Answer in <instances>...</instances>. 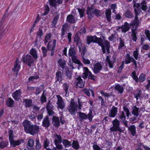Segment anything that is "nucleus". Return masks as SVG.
Returning <instances> with one entry per match:
<instances>
[{
  "instance_id": "56",
  "label": "nucleus",
  "mask_w": 150,
  "mask_h": 150,
  "mask_svg": "<svg viewBox=\"0 0 150 150\" xmlns=\"http://www.w3.org/2000/svg\"><path fill=\"white\" fill-rule=\"evenodd\" d=\"M120 118L122 121H125L126 119V116L123 111H122L120 115Z\"/></svg>"
},
{
  "instance_id": "7",
  "label": "nucleus",
  "mask_w": 150,
  "mask_h": 150,
  "mask_svg": "<svg viewBox=\"0 0 150 150\" xmlns=\"http://www.w3.org/2000/svg\"><path fill=\"white\" fill-rule=\"evenodd\" d=\"M83 69L84 72L83 73V75L82 76L83 78L85 79H86L87 78L88 75V79L95 81L96 79V76L92 74L89 71L88 68L86 67H84Z\"/></svg>"
},
{
  "instance_id": "15",
  "label": "nucleus",
  "mask_w": 150,
  "mask_h": 150,
  "mask_svg": "<svg viewBox=\"0 0 150 150\" xmlns=\"http://www.w3.org/2000/svg\"><path fill=\"white\" fill-rule=\"evenodd\" d=\"M34 144V141L32 139H30L28 142V145L27 146L28 150H35L33 147Z\"/></svg>"
},
{
  "instance_id": "16",
  "label": "nucleus",
  "mask_w": 150,
  "mask_h": 150,
  "mask_svg": "<svg viewBox=\"0 0 150 150\" xmlns=\"http://www.w3.org/2000/svg\"><path fill=\"white\" fill-rule=\"evenodd\" d=\"M76 79L78 81L77 82V86L81 88H83L84 86L85 81H83L80 76H79Z\"/></svg>"
},
{
  "instance_id": "39",
  "label": "nucleus",
  "mask_w": 150,
  "mask_h": 150,
  "mask_svg": "<svg viewBox=\"0 0 150 150\" xmlns=\"http://www.w3.org/2000/svg\"><path fill=\"white\" fill-rule=\"evenodd\" d=\"M79 114L80 118L81 119H86L87 118V115L85 113L79 112Z\"/></svg>"
},
{
  "instance_id": "17",
  "label": "nucleus",
  "mask_w": 150,
  "mask_h": 150,
  "mask_svg": "<svg viewBox=\"0 0 150 150\" xmlns=\"http://www.w3.org/2000/svg\"><path fill=\"white\" fill-rule=\"evenodd\" d=\"M42 125L46 128H48L50 126V122L48 116H46L44 118L42 121Z\"/></svg>"
},
{
  "instance_id": "48",
  "label": "nucleus",
  "mask_w": 150,
  "mask_h": 150,
  "mask_svg": "<svg viewBox=\"0 0 150 150\" xmlns=\"http://www.w3.org/2000/svg\"><path fill=\"white\" fill-rule=\"evenodd\" d=\"M125 45L124 41L121 39H120L119 42V45L118 47V49L122 48Z\"/></svg>"
},
{
  "instance_id": "1",
  "label": "nucleus",
  "mask_w": 150,
  "mask_h": 150,
  "mask_svg": "<svg viewBox=\"0 0 150 150\" xmlns=\"http://www.w3.org/2000/svg\"><path fill=\"white\" fill-rule=\"evenodd\" d=\"M92 42L97 43L101 47L103 53H105L106 52L105 50L108 53L110 52L109 49L110 44L108 41L105 40L103 43V41L101 38H97L95 35L93 36H87V44L89 45Z\"/></svg>"
},
{
  "instance_id": "13",
  "label": "nucleus",
  "mask_w": 150,
  "mask_h": 150,
  "mask_svg": "<svg viewBox=\"0 0 150 150\" xmlns=\"http://www.w3.org/2000/svg\"><path fill=\"white\" fill-rule=\"evenodd\" d=\"M10 144L11 146L15 147L16 146L20 145L21 143H23L24 142V140L22 139H19L17 141H14L13 139L10 141Z\"/></svg>"
},
{
  "instance_id": "3",
  "label": "nucleus",
  "mask_w": 150,
  "mask_h": 150,
  "mask_svg": "<svg viewBox=\"0 0 150 150\" xmlns=\"http://www.w3.org/2000/svg\"><path fill=\"white\" fill-rule=\"evenodd\" d=\"M76 54V53L74 47L73 46H71L69 50L68 55L69 57H71L73 62L79 65H81L82 64L77 59Z\"/></svg>"
},
{
  "instance_id": "57",
  "label": "nucleus",
  "mask_w": 150,
  "mask_h": 150,
  "mask_svg": "<svg viewBox=\"0 0 150 150\" xmlns=\"http://www.w3.org/2000/svg\"><path fill=\"white\" fill-rule=\"evenodd\" d=\"M131 61V58L130 57H128L126 58L125 59V61L124 62L123 65L124 64V63L125 64H127L130 63Z\"/></svg>"
},
{
  "instance_id": "30",
  "label": "nucleus",
  "mask_w": 150,
  "mask_h": 150,
  "mask_svg": "<svg viewBox=\"0 0 150 150\" xmlns=\"http://www.w3.org/2000/svg\"><path fill=\"white\" fill-rule=\"evenodd\" d=\"M51 38V35L50 33L46 35L44 40V43L45 45L50 40Z\"/></svg>"
},
{
  "instance_id": "10",
  "label": "nucleus",
  "mask_w": 150,
  "mask_h": 150,
  "mask_svg": "<svg viewBox=\"0 0 150 150\" xmlns=\"http://www.w3.org/2000/svg\"><path fill=\"white\" fill-rule=\"evenodd\" d=\"M22 60L23 62L25 63L28 66H30L33 62V60L32 57L29 55L23 57Z\"/></svg>"
},
{
  "instance_id": "36",
  "label": "nucleus",
  "mask_w": 150,
  "mask_h": 150,
  "mask_svg": "<svg viewBox=\"0 0 150 150\" xmlns=\"http://www.w3.org/2000/svg\"><path fill=\"white\" fill-rule=\"evenodd\" d=\"M36 142V146H35V149L37 150H38L40 149L41 147L42 146L40 142L39 141V140L38 139H36L35 140Z\"/></svg>"
},
{
  "instance_id": "37",
  "label": "nucleus",
  "mask_w": 150,
  "mask_h": 150,
  "mask_svg": "<svg viewBox=\"0 0 150 150\" xmlns=\"http://www.w3.org/2000/svg\"><path fill=\"white\" fill-rule=\"evenodd\" d=\"M132 40L134 42H136L137 39L136 33L134 30L132 31V33L131 35Z\"/></svg>"
},
{
  "instance_id": "45",
  "label": "nucleus",
  "mask_w": 150,
  "mask_h": 150,
  "mask_svg": "<svg viewBox=\"0 0 150 150\" xmlns=\"http://www.w3.org/2000/svg\"><path fill=\"white\" fill-rule=\"evenodd\" d=\"M94 67L93 71L95 73L98 72L102 69L101 66H94Z\"/></svg>"
},
{
  "instance_id": "41",
  "label": "nucleus",
  "mask_w": 150,
  "mask_h": 150,
  "mask_svg": "<svg viewBox=\"0 0 150 150\" xmlns=\"http://www.w3.org/2000/svg\"><path fill=\"white\" fill-rule=\"evenodd\" d=\"M72 147L76 149H78L79 148V146L78 142L74 141L72 143Z\"/></svg>"
},
{
  "instance_id": "12",
  "label": "nucleus",
  "mask_w": 150,
  "mask_h": 150,
  "mask_svg": "<svg viewBox=\"0 0 150 150\" xmlns=\"http://www.w3.org/2000/svg\"><path fill=\"white\" fill-rule=\"evenodd\" d=\"M117 108L113 106L109 112V116L112 117H115L117 115Z\"/></svg>"
},
{
  "instance_id": "35",
  "label": "nucleus",
  "mask_w": 150,
  "mask_h": 150,
  "mask_svg": "<svg viewBox=\"0 0 150 150\" xmlns=\"http://www.w3.org/2000/svg\"><path fill=\"white\" fill-rule=\"evenodd\" d=\"M125 15L126 16L129 18H132L134 16L132 12L128 10H127L125 13Z\"/></svg>"
},
{
  "instance_id": "51",
  "label": "nucleus",
  "mask_w": 150,
  "mask_h": 150,
  "mask_svg": "<svg viewBox=\"0 0 150 150\" xmlns=\"http://www.w3.org/2000/svg\"><path fill=\"white\" fill-rule=\"evenodd\" d=\"M39 78V76H38L36 75L35 76H30L28 79V80L29 81H33L35 79H37Z\"/></svg>"
},
{
  "instance_id": "40",
  "label": "nucleus",
  "mask_w": 150,
  "mask_h": 150,
  "mask_svg": "<svg viewBox=\"0 0 150 150\" xmlns=\"http://www.w3.org/2000/svg\"><path fill=\"white\" fill-rule=\"evenodd\" d=\"M49 144L50 142L49 140L47 139H45L44 141L43 144V147L45 149L47 148V147L49 146Z\"/></svg>"
},
{
  "instance_id": "8",
  "label": "nucleus",
  "mask_w": 150,
  "mask_h": 150,
  "mask_svg": "<svg viewBox=\"0 0 150 150\" xmlns=\"http://www.w3.org/2000/svg\"><path fill=\"white\" fill-rule=\"evenodd\" d=\"M130 25H129V23L127 22H125L124 25L117 27L116 30L119 32L125 33L130 29Z\"/></svg>"
},
{
  "instance_id": "32",
  "label": "nucleus",
  "mask_w": 150,
  "mask_h": 150,
  "mask_svg": "<svg viewBox=\"0 0 150 150\" xmlns=\"http://www.w3.org/2000/svg\"><path fill=\"white\" fill-rule=\"evenodd\" d=\"M49 5L51 6L56 8L57 6L56 0H48Z\"/></svg>"
},
{
  "instance_id": "25",
  "label": "nucleus",
  "mask_w": 150,
  "mask_h": 150,
  "mask_svg": "<svg viewBox=\"0 0 150 150\" xmlns=\"http://www.w3.org/2000/svg\"><path fill=\"white\" fill-rule=\"evenodd\" d=\"M14 103V101L13 100L10 98H9L6 101V103L8 106L13 107V106Z\"/></svg>"
},
{
  "instance_id": "6",
  "label": "nucleus",
  "mask_w": 150,
  "mask_h": 150,
  "mask_svg": "<svg viewBox=\"0 0 150 150\" xmlns=\"http://www.w3.org/2000/svg\"><path fill=\"white\" fill-rule=\"evenodd\" d=\"M77 104L74 102L73 99H71L70 103L69 106L68 110L70 113L74 115H75L76 109L77 106Z\"/></svg>"
},
{
  "instance_id": "52",
  "label": "nucleus",
  "mask_w": 150,
  "mask_h": 150,
  "mask_svg": "<svg viewBox=\"0 0 150 150\" xmlns=\"http://www.w3.org/2000/svg\"><path fill=\"white\" fill-rule=\"evenodd\" d=\"M144 33L148 40L150 42V33L149 30H145Z\"/></svg>"
},
{
  "instance_id": "31",
  "label": "nucleus",
  "mask_w": 150,
  "mask_h": 150,
  "mask_svg": "<svg viewBox=\"0 0 150 150\" xmlns=\"http://www.w3.org/2000/svg\"><path fill=\"white\" fill-rule=\"evenodd\" d=\"M62 142L65 148L68 147L71 145V142L66 139L63 140Z\"/></svg>"
},
{
  "instance_id": "43",
  "label": "nucleus",
  "mask_w": 150,
  "mask_h": 150,
  "mask_svg": "<svg viewBox=\"0 0 150 150\" xmlns=\"http://www.w3.org/2000/svg\"><path fill=\"white\" fill-rule=\"evenodd\" d=\"M58 63L60 66H64L66 64V61L64 59H60L58 61Z\"/></svg>"
},
{
  "instance_id": "26",
  "label": "nucleus",
  "mask_w": 150,
  "mask_h": 150,
  "mask_svg": "<svg viewBox=\"0 0 150 150\" xmlns=\"http://www.w3.org/2000/svg\"><path fill=\"white\" fill-rule=\"evenodd\" d=\"M30 53L35 59H37L38 56L37 53V51L34 49L32 48L31 49Z\"/></svg>"
},
{
  "instance_id": "60",
  "label": "nucleus",
  "mask_w": 150,
  "mask_h": 150,
  "mask_svg": "<svg viewBox=\"0 0 150 150\" xmlns=\"http://www.w3.org/2000/svg\"><path fill=\"white\" fill-rule=\"evenodd\" d=\"M45 90L43 91L41 97L40 99L42 103H44L46 101V97L44 96V93Z\"/></svg>"
},
{
  "instance_id": "61",
  "label": "nucleus",
  "mask_w": 150,
  "mask_h": 150,
  "mask_svg": "<svg viewBox=\"0 0 150 150\" xmlns=\"http://www.w3.org/2000/svg\"><path fill=\"white\" fill-rule=\"evenodd\" d=\"M77 9L80 15V17H83L84 16V10L80 8H78Z\"/></svg>"
},
{
  "instance_id": "9",
  "label": "nucleus",
  "mask_w": 150,
  "mask_h": 150,
  "mask_svg": "<svg viewBox=\"0 0 150 150\" xmlns=\"http://www.w3.org/2000/svg\"><path fill=\"white\" fill-rule=\"evenodd\" d=\"M56 97L57 98V107L58 108H60L63 110L65 107L64 102L62 98L59 95H57Z\"/></svg>"
},
{
  "instance_id": "34",
  "label": "nucleus",
  "mask_w": 150,
  "mask_h": 150,
  "mask_svg": "<svg viewBox=\"0 0 150 150\" xmlns=\"http://www.w3.org/2000/svg\"><path fill=\"white\" fill-rule=\"evenodd\" d=\"M43 33L42 28H39L37 32V38H41L43 36Z\"/></svg>"
},
{
  "instance_id": "54",
  "label": "nucleus",
  "mask_w": 150,
  "mask_h": 150,
  "mask_svg": "<svg viewBox=\"0 0 150 150\" xmlns=\"http://www.w3.org/2000/svg\"><path fill=\"white\" fill-rule=\"evenodd\" d=\"M116 39L115 34H112L111 35L109 38L108 39L109 40L112 42H114Z\"/></svg>"
},
{
  "instance_id": "23",
  "label": "nucleus",
  "mask_w": 150,
  "mask_h": 150,
  "mask_svg": "<svg viewBox=\"0 0 150 150\" xmlns=\"http://www.w3.org/2000/svg\"><path fill=\"white\" fill-rule=\"evenodd\" d=\"M83 92L84 93L88 96H90V92L91 93L92 95L93 96H94V93L93 91L91 89H84L83 90Z\"/></svg>"
},
{
  "instance_id": "21",
  "label": "nucleus",
  "mask_w": 150,
  "mask_h": 150,
  "mask_svg": "<svg viewBox=\"0 0 150 150\" xmlns=\"http://www.w3.org/2000/svg\"><path fill=\"white\" fill-rule=\"evenodd\" d=\"M139 108L137 107L136 106H134L133 107L132 114L134 116L138 117L139 114Z\"/></svg>"
},
{
  "instance_id": "33",
  "label": "nucleus",
  "mask_w": 150,
  "mask_h": 150,
  "mask_svg": "<svg viewBox=\"0 0 150 150\" xmlns=\"http://www.w3.org/2000/svg\"><path fill=\"white\" fill-rule=\"evenodd\" d=\"M23 101L25 103V105L26 107L29 108L32 105V101L31 100L24 99Z\"/></svg>"
},
{
  "instance_id": "28",
  "label": "nucleus",
  "mask_w": 150,
  "mask_h": 150,
  "mask_svg": "<svg viewBox=\"0 0 150 150\" xmlns=\"http://www.w3.org/2000/svg\"><path fill=\"white\" fill-rule=\"evenodd\" d=\"M69 86V83H65L63 84V88L64 89V90L65 91L66 94L65 95L66 97L68 96V95H67V92Z\"/></svg>"
},
{
  "instance_id": "20",
  "label": "nucleus",
  "mask_w": 150,
  "mask_h": 150,
  "mask_svg": "<svg viewBox=\"0 0 150 150\" xmlns=\"http://www.w3.org/2000/svg\"><path fill=\"white\" fill-rule=\"evenodd\" d=\"M2 137H0V148L3 149L8 144V142L6 141H2Z\"/></svg>"
},
{
  "instance_id": "47",
  "label": "nucleus",
  "mask_w": 150,
  "mask_h": 150,
  "mask_svg": "<svg viewBox=\"0 0 150 150\" xmlns=\"http://www.w3.org/2000/svg\"><path fill=\"white\" fill-rule=\"evenodd\" d=\"M142 91L141 90H139L138 92L134 94V96L137 100L140 97L141 95Z\"/></svg>"
},
{
  "instance_id": "18",
  "label": "nucleus",
  "mask_w": 150,
  "mask_h": 150,
  "mask_svg": "<svg viewBox=\"0 0 150 150\" xmlns=\"http://www.w3.org/2000/svg\"><path fill=\"white\" fill-rule=\"evenodd\" d=\"M21 93V91L20 90L16 91L13 93V97L15 100H18L20 97Z\"/></svg>"
},
{
  "instance_id": "29",
  "label": "nucleus",
  "mask_w": 150,
  "mask_h": 150,
  "mask_svg": "<svg viewBox=\"0 0 150 150\" xmlns=\"http://www.w3.org/2000/svg\"><path fill=\"white\" fill-rule=\"evenodd\" d=\"M59 18V15H57L54 18L52 23V27H55L57 23V21Z\"/></svg>"
},
{
  "instance_id": "46",
  "label": "nucleus",
  "mask_w": 150,
  "mask_h": 150,
  "mask_svg": "<svg viewBox=\"0 0 150 150\" xmlns=\"http://www.w3.org/2000/svg\"><path fill=\"white\" fill-rule=\"evenodd\" d=\"M138 52L137 49L136 50L134 51L133 52V56L135 59L137 60L138 59L139 56Z\"/></svg>"
},
{
  "instance_id": "38",
  "label": "nucleus",
  "mask_w": 150,
  "mask_h": 150,
  "mask_svg": "<svg viewBox=\"0 0 150 150\" xmlns=\"http://www.w3.org/2000/svg\"><path fill=\"white\" fill-rule=\"evenodd\" d=\"M141 3L140 4L139 3H136L133 6L134 8V11L136 14H138V11L136 8L139 9V8H141Z\"/></svg>"
},
{
  "instance_id": "27",
  "label": "nucleus",
  "mask_w": 150,
  "mask_h": 150,
  "mask_svg": "<svg viewBox=\"0 0 150 150\" xmlns=\"http://www.w3.org/2000/svg\"><path fill=\"white\" fill-rule=\"evenodd\" d=\"M115 89L117 91L120 93H123L124 88L123 87L119 85H117L115 87Z\"/></svg>"
},
{
  "instance_id": "62",
  "label": "nucleus",
  "mask_w": 150,
  "mask_h": 150,
  "mask_svg": "<svg viewBox=\"0 0 150 150\" xmlns=\"http://www.w3.org/2000/svg\"><path fill=\"white\" fill-rule=\"evenodd\" d=\"M42 50L43 54L44 57H45L47 55V50L45 47H42Z\"/></svg>"
},
{
  "instance_id": "44",
  "label": "nucleus",
  "mask_w": 150,
  "mask_h": 150,
  "mask_svg": "<svg viewBox=\"0 0 150 150\" xmlns=\"http://www.w3.org/2000/svg\"><path fill=\"white\" fill-rule=\"evenodd\" d=\"M137 117L136 116H135L134 117H132L130 118L129 119V121L130 122L132 123L133 124L136 122L138 120V119L137 118Z\"/></svg>"
},
{
  "instance_id": "14",
  "label": "nucleus",
  "mask_w": 150,
  "mask_h": 150,
  "mask_svg": "<svg viewBox=\"0 0 150 150\" xmlns=\"http://www.w3.org/2000/svg\"><path fill=\"white\" fill-rule=\"evenodd\" d=\"M5 28V25L3 24L2 21L0 22V41L3 38L4 34V30Z\"/></svg>"
},
{
  "instance_id": "64",
  "label": "nucleus",
  "mask_w": 150,
  "mask_h": 150,
  "mask_svg": "<svg viewBox=\"0 0 150 150\" xmlns=\"http://www.w3.org/2000/svg\"><path fill=\"white\" fill-rule=\"evenodd\" d=\"M83 62L85 64H88L90 63V60L86 58H83Z\"/></svg>"
},
{
  "instance_id": "19",
  "label": "nucleus",
  "mask_w": 150,
  "mask_h": 150,
  "mask_svg": "<svg viewBox=\"0 0 150 150\" xmlns=\"http://www.w3.org/2000/svg\"><path fill=\"white\" fill-rule=\"evenodd\" d=\"M52 124L55 127H58L60 125L58 117L54 116L52 119Z\"/></svg>"
},
{
  "instance_id": "4",
  "label": "nucleus",
  "mask_w": 150,
  "mask_h": 150,
  "mask_svg": "<svg viewBox=\"0 0 150 150\" xmlns=\"http://www.w3.org/2000/svg\"><path fill=\"white\" fill-rule=\"evenodd\" d=\"M113 126L110 128L111 133L114 131H118L120 132H122V130L120 127V122L117 119H115L112 122Z\"/></svg>"
},
{
  "instance_id": "63",
  "label": "nucleus",
  "mask_w": 150,
  "mask_h": 150,
  "mask_svg": "<svg viewBox=\"0 0 150 150\" xmlns=\"http://www.w3.org/2000/svg\"><path fill=\"white\" fill-rule=\"evenodd\" d=\"M123 109L124 111L126 112L127 116L128 117L129 115V109L126 106L123 107Z\"/></svg>"
},
{
  "instance_id": "49",
  "label": "nucleus",
  "mask_w": 150,
  "mask_h": 150,
  "mask_svg": "<svg viewBox=\"0 0 150 150\" xmlns=\"http://www.w3.org/2000/svg\"><path fill=\"white\" fill-rule=\"evenodd\" d=\"M146 78L145 75L143 74H141L139 77V80L140 81L142 82L145 80Z\"/></svg>"
},
{
  "instance_id": "50",
  "label": "nucleus",
  "mask_w": 150,
  "mask_h": 150,
  "mask_svg": "<svg viewBox=\"0 0 150 150\" xmlns=\"http://www.w3.org/2000/svg\"><path fill=\"white\" fill-rule=\"evenodd\" d=\"M56 78L57 80H61L62 78V73L61 71H58L56 73Z\"/></svg>"
},
{
  "instance_id": "42",
  "label": "nucleus",
  "mask_w": 150,
  "mask_h": 150,
  "mask_svg": "<svg viewBox=\"0 0 150 150\" xmlns=\"http://www.w3.org/2000/svg\"><path fill=\"white\" fill-rule=\"evenodd\" d=\"M8 133L9 134V141H10L11 140L13 139L14 138L13 131L12 130H10L8 131Z\"/></svg>"
},
{
  "instance_id": "5",
  "label": "nucleus",
  "mask_w": 150,
  "mask_h": 150,
  "mask_svg": "<svg viewBox=\"0 0 150 150\" xmlns=\"http://www.w3.org/2000/svg\"><path fill=\"white\" fill-rule=\"evenodd\" d=\"M87 13L90 18H92L94 16V13L96 16L98 17L101 15L100 11L97 9H93L90 7H88L87 10Z\"/></svg>"
},
{
  "instance_id": "22",
  "label": "nucleus",
  "mask_w": 150,
  "mask_h": 150,
  "mask_svg": "<svg viewBox=\"0 0 150 150\" xmlns=\"http://www.w3.org/2000/svg\"><path fill=\"white\" fill-rule=\"evenodd\" d=\"M128 129L132 136H134L135 135L136 132V127L134 125H132L129 127H128Z\"/></svg>"
},
{
  "instance_id": "58",
  "label": "nucleus",
  "mask_w": 150,
  "mask_h": 150,
  "mask_svg": "<svg viewBox=\"0 0 150 150\" xmlns=\"http://www.w3.org/2000/svg\"><path fill=\"white\" fill-rule=\"evenodd\" d=\"M79 37L78 36V34H76L74 37V41L76 43L77 45L79 43Z\"/></svg>"
},
{
  "instance_id": "59",
  "label": "nucleus",
  "mask_w": 150,
  "mask_h": 150,
  "mask_svg": "<svg viewBox=\"0 0 150 150\" xmlns=\"http://www.w3.org/2000/svg\"><path fill=\"white\" fill-rule=\"evenodd\" d=\"M53 108L52 105V103L50 102V101H49L47 103L46 108L47 110H49Z\"/></svg>"
},
{
  "instance_id": "2",
  "label": "nucleus",
  "mask_w": 150,
  "mask_h": 150,
  "mask_svg": "<svg viewBox=\"0 0 150 150\" xmlns=\"http://www.w3.org/2000/svg\"><path fill=\"white\" fill-rule=\"evenodd\" d=\"M24 130L27 134H30L34 135L38 133L39 130V127L36 125L32 124L30 122L25 120L23 122Z\"/></svg>"
},
{
  "instance_id": "55",
  "label": "nucleus",
  "mask_w": 150,
  "mask_h": 150,
  "mask_svg": "<svg viewBox=\"0 0 150 150\" xmlns=\"http://www.w3.org/2000/svg\"><path fill=\"white\" fill-rule=\"evenodd\" d=\"M45 9L43 15H46L48 13L50 10L49 6L48 5H46L45 7Z\"/></svg>"
},
{
  "instance_id": "11",
  "label": "nucleus",
  "mask_w": 150,
  "mask_h": 150,
  "mask_svg": "<svg viewBox=\"0 0 150 150\" xmlns=\"http://www.w3.org/2000/svg\"><path fill=\"white\" fill-rule=\"evenodd\" d=\"M139 23L140 22L138 18V14H136L134 20L131 22L130 25L133 26V28L134 26H135L134 29L136 30L138 27Z\"/></svg>"
},
{
  "instance_id": "53",
  "label": "nucleus",
  "mask_w": 150,
  "mask_h": 150,
  "mask_svg": "<svg viewBox=\"0 0 150 150\" xmlns=\"http://www.w3.org/2000/svg\"><path fill=\"white\" fill-rule=\"evenodd\" d=\"M132 77L133 79H134L137 82L138 81V79L136 74L135 72V71H133L132 73Z\"/></svg>"
},
{
  "instance_id": "24",
  "label": "nucleus",
  "mask_w": 150,
  "mask_h": 150,
  "mask_svg": "<svg viewBox=\"0 0 150 150\" xmlns=\"http://www.w3.org/2000/svg\"><path fill=\"white\" fill-rule=\"evenodd\" d=\"M67 21L70 23H74L75 22V20L74 16L71 15H69L67 17Z\"/></svg>"
}]
</instances>
